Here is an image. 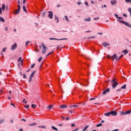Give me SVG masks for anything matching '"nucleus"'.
<instances>
[{"label":"nucleus","mask_w":131,"mask_h":131,"mask_svg":"<svg viewBox=\"0 0 131 131\" xmlns=\"http://www.w3.org/2000/svg\"><path fill=\"white\" fill-rule=\"evenodd\" d=\"M49 14L48 15V17L50 18V19H52L53 18V12L52 11H49L48 12Z\"/></svg>","instance_id":"nucleus-8"},{"label":"nucleus","mask_w":131,"mask_h":131,"mask_svg":"<svg viewBox=\"0 0 131 131\" xmlns=\"http://www.w3.org/2000/svg\"><path fill=\"white\" fill-rule=\"evenodd\" d=\"M115 16L116 17H117L118 19H123V17H119L118 15L117 14H115Z\"/></svg>","instance_id":"nucleus-20"},{"label":"nucleus","mask_w":131,"mask_h":131,"mask_svg":"<svg viewBox=\"0 0 131 131\" xmlns=\"http://www.w3.org/2000/svg\"><path fill=\"white\" fill-rule=\"evenodd\" d=\"M111 82H117L116 81V79H113L112 80Z\"/></svg>","instance_id":"nucleus-39"},{"label":"nucleus","mask_w":131,"mask_h":131,"mask_svg":"<svg viewBox=\"0 0 131 131\" xmlns=\"http://www.w3.org/2000/svg\"><path fill=\"white\" fill-rule=\"evenodd\" d=\"M84 21H85L86 22H90L91 21V17H89L88 18H84Z\"/></svg>","instance_id":"nucleus-16"},{"label":"nucleus","mask_w":131,"mask_h":131,"mask_svg":"<svg viewBox=\"0 0 131 131\" xmlns=\"http://www.w3.org/2000/svg\"><path fill=\"white\" fill-rule=\"evenodd\" d=\"M1 9L2 11H5V9H6V5L5 4H3L2 7Z\"/></svg>","instance_id":"nucleus-17"},{"label":"nucleus","mask_w":131,"mask_h":131,"mask_svg":"<svg viewBox=\"0 0 131 131\" xmlns=\"http://www.w3.org/2000/svg\"><path fill=\"white\" fill-rule=\"evenodd\" d=\"M3 122H5V120H4V119L0 120L1 124H2V123H3Z\"/></svg>","instance_id":"nucleus-33"},{"label":"nucleus","mask_w":131,"mask_h":131,"mask_svg":"<svg viewBox=\"0 0 131 131\" xmlns=\"http://www.w3.org/2000/svg\"><path fill=\"white\" fill-rule=\"evenodd\" d=\"M123 17H127V15L125 14H123Z\"/></svg>","instance_id":"nucleus-61"},{"label":"nucleus","mask_w":131,"mask_h":131,"mask_svg":"<svg viewBox=\"0 0 131 131\" xmlns=\"http://www.w3.org/2000/svg\"><path fill=\"white\" fill-rule=\"evenodd\" d=\"M85 6H87L88 7H89V3L88 2H85Z\"/></svg>","instance_id":"nucleus-51"},{"label":"nucleus","mask_w":131,"mask_h":131,"mask_svg":"<svg viewBox=\"0 0 131 131\" xmlns=\"http://www.w3.org/2000/svg\"><path fill=\"white\" fill-rule=\"evenodd\" d=\"M130 113H131V111H126L125 112V115H127V114H130Z\"/></svg>","instance_id":"nucleus-30"},{"label":"nucleus","mask_w":131,"mask_h":131,"mask_svg":"<svg viewBox=\"0 0 131 131\" xmlns=\"http://www.w3.org/2000/svg\"><path fill=\"white\" fill-rule=\"evenodd\" d=\"M121 89L125 90V89H126V84H124L123 86H121Z\"/></svg>","instance_id":"nucleus-27"},{"label":"nucleus","mask_w":131,"mask_h":131,"mask_svg":"<svg viewBox=\"0 0 131 131\" xmlns=\"http://www.w3.org/2000/svg\"><path fill=\"white\" fill-rule=\"evenodd\" d=\"M42 60V57H40L38 59V61L40 62Z\"/></svg>","instance_id":"nucleus-34"},{"label":"nucleus","mask_w":131,"mask_h":131,"mask_svg":"<svg viewBox=\"0 0 131 131\" xmlns=\"http://www.w3.org/2000/svg\"><path fill=\"white\" fill-rule=\"evenodd\" d=\"M111 115H112V116H116L117 115V112H115L114 111H111Z\"/></svg>","instance_id":"nucleus-9"},{"label":"nucleus","mask_w":131,"mask_h":131,"mask_svg":"<svg viewBox=\"0 0 131 131\" xmlns=\"http://www.w3.org/2000/svg\"><path fill=\"white\" fill-rule=\"evenodd\" d=\"M64 17H65V18H66V19L67 20V21L68 22H69V19H68V17H67V16H65Z\"/></svg>","instance_id":"nucleus-45"},{"label":"nucleus","mask_w":131,"mask_h":131,"mask_svg":"<svg viewBox=\"0 0 131 131\" xmlns=\"http://www.w3.org/2000/svg\"><path fill=\"white\" fill-rule=\"evenodd\" d=\"M16 49H17V43H15L11 47V51H14V50H16Z\"/></svg>","instance_id":"nucleus-4"},{"label":"nucleus","mask_w":131,"mask_h":131,"mask_svg":"<svg viewBox=\"0 0 131 131\" xmlns=\"http://www.w3.org/2000/svg\"><path fill=\"white\" fill-rule=\"evenodd\" d=\"M23 9L24 12H25L26 13H27V11H26V6H23Z\"/></svg>","instance_id":"nucleus-28"},{"label":"nucleus","mask_w":131,"mask_h":131,"mask_svg":"<svg viewBox=\"0 0 131 131\" xmlns=\"http://www.w3.org/2000/svg\"><path fill=\"white\" fill-rule=\"evenodd\" d=\"M53 106H54L53 105H49L48 106V109H50V110H51V109H52V108H53Z\"/></svg>","instance_id":"nucleus-24"},{"label":"nucleus","mask_w":131,"mask_h":131,"mask_svg":"<svg viewBox=\"0 0 131 131\" xmlns=\"http://www.w3.org/2000/svg\"><path fill=\"white\" fill-rule=\"evenodd\" d=\"M51 128H52V129H54V130L58 131V128H57L56 127H55L54 126H52Z\"/></svg>","instance_id":"nucleus-22"},{"label":"nucleus","mask_w":131,"mask_h":131,"mask_svg":"<svg viewBox=\"0 0 131 131\" xmlns=\"http://www.w3.org/2000/svg\"><path fill=\"white\" fill-rule=\"evenodd\" d=\"M121 90L120 89H118L117 90V93H118V92H121Z\"/></svg>","instance_id":"nucleus-60"},{"label":"nucleus","mask_w":131,"mask_h":131,"mask_svg":"<svg viewBox=\"0 0 131 131\" xmlns=\"http://www.w3.org/2000/svg\"><path fill=\"white\" fill-rule=\"evenodd\" d=\"M99 19H100V17H96V18H94L93 19V20H99Z\"/></svg>","instance_id":"nucleus-46"},{"label":"nucleus","mask_w":131,"mask_h":131,"mask_svg":"<svg viewBox=\"0 0 131 131\" xmlns=\"http://www.w3.org/2000/svg\"><path fill=\"white\" fill-rule=\"evenodd\" d=\"M35 72H36V71H34L33 72V73L31 74L30 77L29 78V82H30V81H32V77H33V76H34V74H35Z\"/></svg>","instance_id":"nucleus-3"},{"label":"nucleus","mask_w":131,"mask_h":131,"mask_svg":"<svg viewBox=\"0 0 131 131\" xmlns=\"http://www.w3.org/2000/svg\"><path fill=\"white\" fill-rule=\"evenodd\" d=\"M51 54H53V52L49 53L46 56V57H48V56H50V55H51Z\"/></svg>","instance_id":"nucleus-53"},{"label":"nucleus","mask_w":131,"mask_h":131,"mask_svg":"<svg viewBox=\"0 0 131 131\" xmlns=\"http://www.w3.org/2000/svg\"><path fill=\"white\" fill-rule=\"evenodd\" d=\"M23 78H26V74H23Z\"/></svg>","instance_id":"nucleus-48"},{"label":"nucleus","mask_w":131,"mask_h":131,"mask_svg":"<svg viewBox=\"0 0 131 131\" xmlns=\"http://www.w3.org/2000/svg\"><path fill=\"white\" fill-rule=\"evenodd\" d=\"M29 126H33L34 125H36V123H33L31 124H29Z\"/></svg>","instance_id":"nucleus-23"},{"label":"nucleus","mask_w":131,"mask_h":131,"mask_svg":"<svg viewBox=\"0 0 131 131\" xmlns=\"http://www.w3.org/2000/svg\"><path fill=\"white\" fill-rule=\"evenodd\" d=\"M72 107H74L75 108H76V107H78V105H71L70 106V108H72Z\"/></svg>","instance_id":"nucleus-26"},{"label":"nucleus","mask_w":131,"mask_h":131,"mask_svg":"<svg viewBox=\"0 0 131 131\" xmlns=\"http://www.w3.org/2000/svg\"><path fill=\"white\" fill-rule=\"evenodd\" d=\"M109 92H110V89L107 88L103 92V95H105V94H107V93H109Z\"/></svg>","instance_id":"nucleus-12"},{"label":"nucleus","mask_w":131,"mask_h":131,"mask_svg":"<svg viewBox=\"0 0 131 131\" xmlns=\"http://www.w3.org/2000/svg\"><path fill=\"white\" fill-rule=\"evenodd\" d=\"M77 4L80 5L81 4V2H78L77 3Z\"/></svg>","instance_id":"nucleus-56"},{"label":"nucleus","mask_w":131,"mask_h":131,"mask_svg":"<svg viewBox=\"0 0 131 131\" xmlns=\"http://www.w3.org/2000/svg\"><path fill=\"white\" fill-rule=\"evenodd\" d=\"M111 59L113 61H114L116 59V53L114 54V56L111 57Z\"/></svg>","instance_id":"nucleus-14"},{"label":"nucleus","mask_w":131,"mask_h":131,"mask_svg":"<svg viewBox=\"0 0 131 131\" xmlns=\"http://www.w3.org/2000/svg\"><path fill=\"white\" fill-rule=\"evenodd\" d=\"M30 41H27L26 42V46H27L28 45V43H30Z\"/></svg>","instance_id":"nucleus-47"},{"label":"nucleus","mask_w":131,"mask_h":131,"mask_svg":"<svg viewBox=\"0 0 131 131\" xmlns=\"http://www.w3.org/2000/svg\"><path fill=\"white\" fill-rule=\"evenodd\" d=\"M57 8H60V7H61V5L60 4H58L57 6H56Z\"/></svg>","instance_id":"nucleus-57"},{"label":"nucleus","mask_w":131,"mask_h":131,"mask_svg":"<svg viewBox=\"0 0 131 131\" xmlns=\"http://www.w3.org/2000/svg\"><path fill=\"white\" fill-rule=\"evenodd\" d=\"M102 123L98 124L96 125L97 127H99L100 126H102Z\"/></svg>","instance_id":"nucleus-37"},{"label":"nucleus","mask_w":131,"mask_h":131,"mask_svg":"<svg viewBox=\"0 0 131 131\" xmlns=\"http://www.w3.org/2000/svg\"><path fill=\"white\" fill-rule=\"evenodd\" d=\"M93 100H96V98H92L90 99V101H92Z\"/></svg>","instance_id":"nucleus-52"},{"label":"nucleus","mask_w":131,"mask_h":131,"mask_svg":"<svg viewBox=\"0 0 131 131\" xmlns=\"http://www.w3.org/2000/svg\"><path fill=\"white\" fill-rule=\"evenodd\" d=\"M66 120H69V119H70V118H69V117H67L66 118Z\"/></svg>","instance_id":"nucleus-63"},{"label":"nucleus","mask_w":131,"mask_h":131,"mask_svg":"<svg viewBox=\"0 0 131 131\" xmlns=\"http://www.w3.org/2000/svg\"><path fill=\"white\" fill-rule=\"evenodd\" d=\"M116 60L117 61H118L119 60H120V58H118V57H116Z\"/></svg>","instance_id":"nucleus-58"},{"label":"nucleus","mask_w":131,"mask_h":131,"mask_svg":"<svg viewBox=\"0 0 131 131\" xmlns=\"http://www.w3.org/2000/svg\"><path fill=\"white\" fill-rule=\"evenodd\" d=\"M3 14V10H2V8L0 7V15H2Z\"/></svg>","instance_id":"nucleus-41"},{"label":"nucleus","mask_w":131,"mask_h":131,"mask_svg":"<svg viewBox=\"0 0 131 131\" xmlns=\"http://www.w3.org/2000/svg\"><path fill=\"white\" fill-rule=\"evenodd\" d=\"M128 12L130 13H131V8H129L128 9Z\"/></svg>","instance_id":"nucleus-54"},{"label":"nucleus","mask_w":131,"mask_h":131,"mask_svg":"<svg viewBox=\"0 0 131 131\" xmlns=\"http://www.w3.org/2000/svg\"><path fill=\"white\" fill-rule=\"evenodd\" d=\"M20 5H18V9L14 11V13L15 15H17V14L18 13L19 14V13H20Z\"/></svg>","instance_id":"nucleus-5"},{"label":"nucleus","mask_w":131,"mask_h":131,"mask_svg":"<svg viewBox=\"0 0 131 131\" xmlns=\"http://www.w3.org/2000/svg\"><path fill=\"white\" fill-rule=\"evenodd\" d=\"M10 105L13 106V107H15V108H16V106H15V104L14 103H11Z\"/></svg>","instance_id":"nucleus-55"},{"label":"nucleus","mask_w":131,"mask_h":131,"mask_svg":"<svg viewBox=\"0 0 131 131\" xmlns=\"http://www.w3.org/2000/svg\"><path fill=\"white\" fill-rule=\"evenodd\" d=\"M31 107H32V108H33L34 109H35V107H36V105H35V104H32L31 105Z\"/></svg>","instance_id":"nucleus-32"},{"label":"nucleus","mask_w":131,"mask_h":131,"mask_svg":"<svg viewBox=\"0 0 131 131\" xmlns=\"http://www.w3.org/2000/svg\"><path fill=\"white\" fill-rule=\"evenodd\" d=\"M34 66H35V63H33L31 66V68H34Z\"/></svg>","instance_id":"nucleus-38"},{"label":"nucleus","mask_w":131,"mask_h":131,"mask_svg":"<svg viewBox=\"0 0 131 131\" xmlns=\"http://www.w3.org/2000/svg\"><path fill=\"white\" fill-rule=\"evenodd\" d=\"M0 21L1 22H5V19L0 16Z\"/></svg>","instance_id":"nucleus-25"},{"label":"nucleus","mask_w":131,"mask_h":131,"mask_svg":"<svg viewBox=\"0 0 131 131\" xmlns=\"http://www.w3.org/2000/svg\"><path fill=\"white\" fill-rule=\"evenodd\" d=\"M25 108H27V109H28L29 108V105L27 104L25 106Z\"/></svg>","instance_id":"nucleus-44"},{"label":"nucleus","mask_w":131,"mask_h":131,"mask_svg":"<svg viewBox=\"0 0 131 131\" xmlns=\"http://www.w3.org/2000/svg\"><path fill=\"white\" fill-rule=\"evenodd\" d=\"M104 115L105 116H110V115H111V112H110L109 113L104 114Z\"/></svg>","instance_id":"nucleus-21"},{"label":"nucleus","mask_w":131,"mask_h":131,"mask_svg":"<svg viewBox=\"0 0 131 131\" xmlns=\"http://www.w3.org/2000/svg\"><path fill=\"white\" fill-rule=\"evenodd\" d=\"M120 114H121V115H126L125 112H121Z\"/></svg>","instance_id":"nucleus-31"},{"label":"nucleus","mask_w":131,"mask_h":131,"mask_svg":"<svg viewBox=\"0 0 131 131\" xmlns=\"http://www.w3.org/2000/svg\"><path fill=\"white\" fill-rule=\"evenodd\" d=\"M79 129V128H77L76 129L73 130V131H77Z\"/></svg>","instance_id":"nucleus-64"},{"label":"nucleus","mask_w":131,"mask_h":131,"mask_svg":"<svg viewBox=\"0 0 131 131\" xmlns=\"http://www.w3.org/2000/svg\"><path fill=\"white\" fill-rule=\"evenodd\" d=\"M55 20H57V23H58V22H59V18H58V17L57 16L55 15Z\"/></svg>","instance_id":"nucleus-35"},{"label":"nucleus","mask_w":131,"mask_h":131,"mask_svg":"<svg viewBox=\"0 0 131 131\" xmlns=\"http://www.w3.org/2000/svg\"><path fill=\"white\" fill-rule=\"evenodd\" d=\"M117 85H118V82H113L112 86L113 89H115V88H116V86H117Z\"/></svg>","instance_id":"nucleus-7"},{"label":"nucleus","mask_w":131,"mask_h":131,"mask_svg":"<svg viewBox=\"0 0 131 131\" xmlns=\"http://www.w3.org/2000/svg\"><path fill=\"white\" fill-rule=\"evenodd\" d=\"M63 126V123L58 124V126Z\"/></svg>","instance_id":"nucleus-62"},{"label":"nucleus","mask_w":131,"mask_h":131,"mask_svg":"<svg viewBox=\"0 0 131 131\" xmlns=\"http://www.w3.org/2000/svg\"><path fill=\"white\" fill-rule=\"evenodd\" d=\"M42 50V54H46V52H47V47L45 46V44L43 43H41Z\"/></svg>","instance_id":"nucleus-2"},{"label":"nucleus","mask_w":131,"mask_h":131,"mask_svg":"<svg viewBox=\"0 0 131 131\" xmlns=\"http://www.w3.org/2000/svg\"><path fill=\"white\" fill-rule=\"evenodd\" d=\"M118 22H120V23H122V24H124L125 25H126V26H127V27H129V28H131V25L130 24L124 21L123 20H121L120 19H118L117 20Z\"/></svg>","instance_id":"nucleus-1"},{"label":"nucleus","mask_w":131,"mask_h":131,"mask_svg":"<svg viewBox=\"0 0 131 131\" xmlns=\"http://www.w3.org/2000/svg\"><path fill=\"white\" fill-rule=\"evenodd\" d=\"M7 50V47L4 48L3 50H2V52H6V51Z\"/></svg>","instance_id":"nucleus-36"},{"label":"nucleus","mask_w":131,"mask_h":131,"mask_svg":"<svg viewBox=\"0 0 131 131\" xmlns=\"http://www.w3.org/2000/svg\"><path fill=\"white\" fill-rule=\"evenodd\" d=\"M49 39H50V40H64V39H66L67 40V38H62V39H56L55 38H50Z\"/></svg>","instance_id":"nucleus-6"},{"label":"nucleus","mask_w":131,"mask_h":131,"mask_svg":"<svg viewBox=\"0 0 131 131\" xmlns=\"http://www.w3.org/2000/svg\"><path fill=\"white\" fill-rule=\"evenodd\" d=\"M23 103H25V104H27V101H26V99H23Z\"/></svg>","instance_id":"nucleus-40"},{"label":"nucleus","mask_w":131,"mask_h":131,"mask_svg":"<svg viewBox=\"0 0 131 131\" xmlns=\"http://www.w3.org/2000/svg\"><path fill=\"white\" fill-rule=\"evenodd\" d=\"M122 57H123V54H122L121 56H119V58L121 59V58H122Z\"/></svg>","instance_id":"nucleus-59"},{"label":"nucleus","mask_w":131,"mask_h":131,"mask_svg":"<svg viewBox=\"0 0 131 131\" xmlns=\"http://www.w3.org/2000/svg\"><path fill=\"white\" fill-rule=\"evenodd\" d=\"M80 85H82V86H88V85H89L88 84H87V85L83 84L82 85V83H80Z\"/></svg>","instance_id":"nucleus-43"},{"label":"nucleus","mask_w":131,"mask_h":131,"mask_svg":"<svg viewBox=\"0 0 131 131\" xmlns=\"http://www.w3.org/2000/svg\"><path fill=\"white\" fill-rule=\"evenodd\" d=\"M111 4L112 6H114V5H116L117 2L116 0H111Z\"/></svg>","instance_id":"nucleus-11"},{"label":"nucleus","mask_w":131,"mask_h":131,"mask_svg":"<svg viewBox=\"0 0 131 131\" xmlns=\"http://www.w3.org/2000/svg\"><path fill=\"white\" fill-rule=\"evenodd\" d=\"M38 127H41L42 128H46V126H38Z\"/></svg>","instance_id":"nucleus-42"},{"label":"nucleus","mask_w":131,"mask_h":131,"mask_svg":"<svg viewBox=\"0 0 131 131\" xmlns=\"http://www.w3.org/2000/svg\"><path fill=\"white\" fill-rule=\"evenodd\" d=\"M107 59H111V57L109 55H107Z\"/></svg>","instance_id":"nucleus-50"},{"label":"nucleus","mask_w":131,"mask_h":131,"mask_svg":"<svg viewBox=\"0 0 131 131\" xmlns=\"http://www.w3.org/2000/svg\"><path fill=\"white\" fill-rule=\"evenodd\" d=\"M59 107L61 108V109H65V108H67V105L61 104V105H60Z\"/></svg>","instance_id":"nucleus-10"},{"label":"nucleus","mask_w":131,"mask_h":131,"mask_svg":"<svg viewBox=\"0 0 131 131\" xmlns=\"http://www.w3.org/2000/svg\"><path fill=\"white\" fill-rule=\"evenodd\" d=\"M41 15L42 17H46V15H47V11H43L41 12Z\"/></svg>","instance_id":"nucleus-13"},{"label":"nucleus","mask_w":131,"mask_h":131,"mask_svg":"<svg viewBox=\"0 0 131 131\" xmlns=\"http://www.w3.org/2000/svg\"><path fill=\"white\" fill-rule=\"evenodd\" d=\"M20 62H21V63L20 64V65H23V62H22V61H23V60H21V57H20L19 58H18V60H17V62H20Z\"/></svg>","instance_id":"nucleus-18"},{"label":"nucleus","mask_w":131,"mask_h":131,"mask_svg":"<svg viewBox=\"0 0 131 131\" xmlns=\"http://www.w3.org/2000/svg\"><path fill=\"white\" fill-rule=\"evenodd\" d=\"M102 46H104V47L106 48V47H108V46H110V45L108 43V42H104L102 43Z\"/></svg>","instance_id":"nucleus-15"},{"label":"nucleus","mask_w":131,"mask_h":131,"mask_svg":"<svg viewBox=\"0 0 131 131\" xmlns=\"http://www.w3.org/2000/svg\"><path fill=\"white\" fill-rule=\"evenodd\" d=\"M122 53H123L124 55H126L127 53H128V51H127V50H125L122 52Z\"/></svg>","instance_id":"nucleus-19"},{"label":"nucleus","mask_w":131,"mask_h":131,"mask_svg":"<svg viewBox=\"0 0 131 131\" xmlns=\"http://www.w3.org/2000/svg\"><path fill=\"white\" fill-rule=\"evenodd\" d=\"M126 3H131V0H125Z\"/></svg>","instance_id":"nucleus-49"},{"label":"nucleus","mask_w":131,"mask_h":131,"mask_svg":"<svg viewBox=\"0 0 131 131\" xmlns=\"http://www.w3.org/2000/svg\"><path fill=\"white\" fill-rule=\"evenodd\" d=\"M88 127H89V125L85 126L84 128L83 129L82 131L86 130V129H88Z\"/></svg>","instance_id":"nucleus-29"}]
</instances>
